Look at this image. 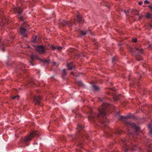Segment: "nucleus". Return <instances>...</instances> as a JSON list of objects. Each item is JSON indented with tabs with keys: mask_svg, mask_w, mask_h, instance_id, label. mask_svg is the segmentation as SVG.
Segmentation results:
<instances>
[{
	"mask_svg": "<svg viewBox=\"0 0 152 152\" xmlns=\"http://www.w3.org/2000/svg\"><path fill=\"white\" fill-rule=\"evenodd\" d=\"M20 33L21 35L24 37H26L27 35L26 31V29L21 27L20 28Z\"/></svg>",
	"mask_w": 152,
	"mask_h": 152,
	"instance_id": "obj_7",
	"label": "nucleus"
},
{
	"mask_svg": "<svg viewBox=\"0 0 152 152\" xmlns=\"http://www.w3.org/2000/svg\"><path fill=\"white\" fill-rule=\"evenodd\" d=\"M61 24L63 25H67L69 27H71L72 26V24L71 22L66 21L64 20H62L61 22Z\"/></svg>",
	"mask_w": 152,
	"mask_h": 152,
	"instance_id": "obj_8",
	"label": "nucleus"
},
{
	"mask_svg": "<svg viewBox=\"0 0 152 152\" xmlns=\"http://www.w3.org/2000/svg\"><path fill=\"white\" fill-rule=\"evenodd\" d=\"M35 50L40 53H44L45 52V49L42 46H37L35 47Z\"/></svg>",
	"mask_w": 152,
	"mask_h": 152,
	"instance_id": "obj_4",
	"label": "nucleus"
},
{
	"mask_svg": "<svg viewBox=\"0 0 152 152\" xmlns=\"http://www.w3.org/2000/svg\"><path fill=\"white\" fill-rule=\"evenodd\" d=\"M77 22L79 23H82L83 22V18L80 15L79 13L77 14Z\"/></svg>",
	"mask_w": 152,
	"mask_h": 152,
	"instance_id": "obj_9",
	"label": "nucleus"
},
{
	"mask_svg": "<svg viewBox=\"0 0 152 152\" xmlns=\"http://www.w3.org/2000/svg\"><path fill=\"white\" fill-rule=\"evenodd\" d=\"M37 39V37H35L34 40H33V42H35V39Z\"/></svg>",
	"mask_w": 152,
	"mask_h": 152,
	"instance_id": "obj_34",
	"label": "nucleus"
},
{
	"mask_svg": "<svg viewBox=\"0 0 152 152\" xmlns=\"http://www.w3.org/2000/svg\"><path fill=\"white\" fill-rule=\"evenodd\" d=\"M126 124L129 125L131 127L136 129L137 131H138L139 129V128L135 124L130 122H127Z\"/></svg>",
	"mask_w": 152,
	"mask_h": 152,
	"instance_id": "obj_6",
	"label": "nucleus"
},
{
	"mask_svg": "<svg viewBox=\"0 0 152 152\" xmlns=\"http://www.w3.org/2000/svg\"><path fill=\"white\" fill-rule=\"evenodd\" d=\"M146 17L148 18L152 19V14L150 13H147L146 15Z\"/></svg>",
	"mask_w": 152,
	"mask_h": 152,
	"instance_id": "obj_15",
	"label": "nucleus"
},
{
	"mask_svg": "<svg viewBox=\"0 0 152 152\" xmlns=\"http://www.w3.org/2000/svg\"><path fill=\"white\" fill-rule=\"evenodd\" d=\"M109 105L106 103H103L102 105L100 107L99 110V113L97 115L92 114L88 117L89 120H95L98 118L100 115L104 117L107 112V108Z\"/></svg>",
	"mask_w": 152,
	"mask_h": 152,
	"instance_id": "obj_1",
	"label": "nucleus"
},
{
	"mask_svg": "<svg viewBox=\"0 0 152 152\" xmlns=\"http://www.w3.org/2000/svg\"><path fill=\"white\" fill-rule=\"evenodd\" d=\"M9 37H10V38H11V39H13V37H12H12H11V36H9Z\"/></svg>",
	"mask_w": 152,
	"mask_h": 152,
	"instance_id": "obj_37",
	"label": "nucleus"
},
{
	"mask_svg": "<svg viewBox=\"0 0 152 152\" xmlns=\"http://www.w3.org/2000/svg\"><path fill=\"white\" fill-rule=\"evenodd\" d=\"M51 49H52L53 50H60L61 49V47H54V46H53V45L51 46Z\"/></svg>",
	"mask_w": 152,
	"mask_h": 152,
	"instance_id": "obj_12",
	"label": "nucleus"
},
{
	"mask_svg": "<svg viewBox=\"0 0 152 152\" xmlns=\"http://www.w3.org/2000/svg\"><path fill=\"white\" fill-rule=\"evenodd\" d=\"M42 98L41 96H35L34 99V103L36 104H39Z\"/></svg>",
	"mask_w": 152,
	"mask_h": 152,
	"instance_id": "obj_5",
	"label": "nucleus"
},
{
	"mask_svg": "<svg viewBox=\"0 0 152 152\" xmlns=\"http://www.w3.org/2000/svg\"><path fill=\"white\" fill-rule=\"evenodd\" d=\"M70 73H71V74L72 75L73 74V72H71Z\"/></svg>",
	"mask_w": 152,
	"mask_h": 152,
	"instance_id": "obj_38",
	"label": "nucleus"
},
{
	"mask_svg": "<svg viewBox=\"0 0 152 152\" xmlns=\"http://www.w3.org/2000/svg\"><path fill=\"white\" fill-rule=\"evenodd\" d=\"M56 63L55 62H53V64L54 65H55L56 64Z\"/></svg>",
	"mask_w": 152,
	"mask_h": 152,
	"instance_id": "obj_42",
	"label": "nucleus"
},
{
	"mask_svg": "<svg viewBox=\"0 0 152 152\" xmlns=\"http://www.w3.org/2000/svg\"><path fill=\"white\" fill-rule=\"evenodd\" d=\"M129 150V149H128L127 148H125V151H126V152H127V151Z\"/></svg>",
	"mask_w": 152,
	"mask_h": 152,
	"instance_id": "obj_32",
	"label": "nucleus"
},
{
	"mask_svg": "<svg viewBox=\"0 0 152 152\" xmlns=\"http://www.w3.org/2000/svg\"><path fill=\"white\" fill-rule=\"evenodd\" d=\"M77 84L80 85H83L82 82L81 81H78L77 82Z\"/></svg>",
	"mask_w": 152,
	"mask_h": 152,
	"instance_id": "obj_28",
	"label": "nucleus"
},
{
	"mask_svg": "<svg viewBox=\"0 0 152 152\" xmlns=\"http://www.w3.org/2000/svg\"><path fill=\"white\" fill-rule=\"evenodd\" d=\"M121 130L120 129L118 131V132H117L115 133L117 134H120L121 133Z\"/></svg>",
	"mask_w": 152,
	"mask_h": 152,
	"instance_id": "obj_29",
	"label": "nucleus"
},
{
	"mask_svg": "<svg viewBox=\"0 0 152 152\" xmlns=\"http://www.w3.org/2000/svg\"><path fill=\"white\" fill-rule=\"evenodd\" d=\"M36 56L34 54H32L31 56V58L33 60V59L36 57Z\"/></svg>",
	"mask_w": 152,
	"mask_h": 152,
	"instance_id": "obj_20",
	"label": "nucleus"
},
{
	"mask_svg": "<svg viewBox=\"0 0 152 152\" xmlns=\"http://www.w3.org/2000/svg\"><path fill=\"white\" fill-rule=\"evenodd\" d=\"M14 11L15 13H18L19 15L18 18L21 20H23L24 18L21 15V12H22V9L19 6L14 8Z\"/></svg>",
	"mask_w": 152,
	"mask_h": 152,
	"instance_id": "obj_3",
	"label": "nucleus"
},
{
	"mask_svg": "<svg viewBox=\"0 0 152 152\" xmlns=\"http://www.w3.org/2000/svg\"><path fill=\"white\" fill-rule=\"evenodd\" d=\"M149 25L150 26L152 27V25L150 24Z\"/></svg>",
	"mask_w": 152,
	"mask_h": 152,
	"instance_id": "obj_41",
	"label": "nucleus"
},
{
	"mask_svg": "<svg viewBox=\"0 0 152 152\" xmlns=\"http://www.w3.org/2000/svg\"><path fill=\"white\" fill-rule=\"evenodd\" d=\"M122 141L123 142H126V140L124 139V140H122Z\"/></svg>",
	"mask_w": 152,
	"mask_h": 152,
	"instance_id": "obj_35",
	"label": "nucleus"
},
{
	"mask_svg": "<svg viewBox=\"0 0 152 152\" xmlns=\"http://www.w3.org/2000/svg\"><path fill=\"white\" fill-rule=\"evenodd\" d=\"M137 39L136 38H134L132 40V42H133L135 43L137 42Z\"/></svg>",
	"mask_w": 152,
	"mask_h": 152,
	"instance_id": "obj_26",
	"label": "nucleus"
},
{
	"mask_svg": "<svg viewBox=\"0 0 152 152\" xmlns=\"http://www.w3.org/2000/svg\"><path fill=\"white\" fill-rule=\"evenodd\" d=\"M132 147V150H136V148H137V146L136 145H132L131 146Z\"/></svg>",
	"mask_w": 152,
	"mask_h": 152,
	"instance_id": "obj_19",
	"label": "nucleus"
},
{
	"mask_svg": "<svg viewBox=\"0 0 152 152\" xmlns=\"http://www.w3.org/2000/svg\"><path fill=\"white\" fill-rule=\"evenodd\" d=\"M67 66L68 67L67 69L68 70H72L73 68H75V67L73 65V64L72 63H71L69 64H67Z\"/></svg>",
	"mask_w": 152,
	"mask_h": 152,
	"instance_id": "obj_11",
	"label": "nucleus"
},
{
	"mask_svg": "<svg viewBox=\"0 0 152 152\" xmlns=\"http://www.w3.org/2000/svg\"><path fill=\"white\" fill-rule=\"evenodd\" d=\"M66 75L65 69H64L62 71V75L65 76Z\"/></svg>",
	"mask_w": 152,
	"mask_h": 152,
	"instance_id": "obj_21",
	"label": "nucleus"
},
{
	"mask_svg": "<svg viewBox=\"0 0 152 152\" xmlns=\"http://www.w3.org/2000/svg\"><path fill=\"white\" fill-rule=\"evenodd\" d=\"M30 63L33 66L34 65L33 64V63H32L31 61H30Z\"/></svg>",
	"mask_w": 152,
	"mask_h": 152,
	"instance_id": "obj_36",
	"label": "nucleus"
},
{
	"mask_svg": "<svg viewBox=\"0 0 152 152\" xmlns=\"http://www.w3.org/2000/svg\"><path fill=\"white\" fill-rule=\"evenodd\" d=\"M125 146H124V148H125Z\"/></svg>",
	"mask_w": 152,
	"mask_h": 152,
	"instance_id": "obj_43",
	"label": "nucleus"
},
{
	"mask_svg": "<svg viewBox=\"0 0 152 152\" xmlns=\"http://www.w3.org/2000/svg\"><path fill=\"white\" fill-rule=\"evenodd\" d=\"M7 20V19L5 17L4 18H3L2 21L1 22V25L2 26L3 25V26L4 27V26H5V22Z\"/></svg>",
	"mask_w": 152,
	"mask_h": 152,
	"instance_id": "obj_13",
	"label": "nucleus"
},
{
	"mask_svg": "<svg viewBox=\"0 0 152 152\" xmlns=\"http://www.w3.org/2000/svg\"><path fill=\"white\" fill-rule=\"evenodd\" d=\"M142 4V1H140L139 2V4L140 5H141Z\"/></svg>",
	"mask_w": 152,
	"mask_h": 152,
	"instance_id": "obj_33",
	"label": "nucleus"
},
{
	"mask_svg": "<svg viewBox=\"0 0 152 152\" xmlns=\"http://www.w3.org/2000/svg\"><path fill=\"white\" fill-rule=\"evenodd\" d=\"M135 49L140 54L143 53V50L141 48V47L139 45H137L135 47Z\"/></svg>",
	"mask_w": 152,
	"mask_h": 152,
	"instance_id": "obj_10",
	"label": "nucleus"
},
{
	"mask_svg": "<svg viewBox=\"0 0 152 152\" xmlns=\"http://www.w3.org/2000/svg\"><path fill=\"white\" fill-rule=\"evenodd\" d=\"M19 97V96L18 95H17L15 96L12 97V98L13 99H18Z\"/></svg>",
	"mask_w": 152,
	"mask_h": 152,
	"instance_id": "obj_22",
	"label": "nucleus"
},
{
	"mask_svg": "<svg viewBox=\"0 0 152 152\" xmlns=\"http://www.w3.org/2000/svg\"><path fill=\"white\" fill-rule=\"evenodd\" d=\"M86 33L85 32L81 31L80 32V34L82 36L86 34Z\"/></svg>",
	"mask_w": 152,
	"mask_h": 152,
	"instance_id": "obj_23",
	"label": "nucleus"
},
{
	"mask_svg": "<svg viewBox=\"0 0 152 152\" xmlns=\"http://www.w3.org/2000/svg\"><path fill=\"white\" fill-rule=\"evenodd\" d=\"M83 127L81 125H79L78 126V128H77V129H78L79 128H80L81 129H83Z\"/></svg>",
	"mask_w": 152,
	"mask_h": 152,
	"instance_id": "obj_25",
	"label": "nucleus"
},
{
	"mask_svg": "<svg viewBox=\"0 0 152 152\" xmlns=\"http://www.w3.org/2000/svg\"><path fill=\"white\" fill-rule=\"evenodd\" d=\"M115 60V58H113L112 59L113 61Z\"/></svg>",
	"mask_w": 152,
	"mask_h": 152,
	"instance_id": "obj_40",
	"label": "nucleus"
},
{
	"mask_svg": "<svg viewBox=\"0 0 152 152\" xmlns=\"http://www.w3.org/2000/svg\"><path fill=\"white\" fill-rule=\"evenodd\" d=\"M44 61L47 64L48 63L50 62L49 60H44Z\"/></svg>",
	"mask_w": 152,
	"mask_h": 152,
	"instance_id": "obj_30",
	"label": "nucleus"
},
{
	"mask_svg": "<svg viewBox=\"0 0 152 152\" xmlns=\"http://www.w3.org/2000/svg\"><path fill=\"white\" fill-rule=\"evenodd\" d=\"M37 132H36L32 131L30 134L26 137L23 140V142H26L30 141L33 137L37 135Z\"/></svg>",
	"mask_w": 152,
	"mask_h": 152,
	"instance_id": "obj_2",
	"label": "nucleus"
},
{
	"mask_svg": "<svg viewBox=\"0 0 152 152\" xmlns=\"http://www.w3.org/2000/svg\"><path fill=\"white\" fill-rule=\"evenodd\" d=\"M136 58L137 59V60H139V61H140V60H142L141 58H140V59H138L137 58Z\"/></svg>",
	"mask_w": 152,
	"mask_h": 152,
	"instance_id": "obj_39",
	"label": "nucleus"
},
{
	"mask_svg": "<svg viewBox=\"0 0 152 152\" xmlns=\"http://www.w3.org/2000/svg\"><path fill=\"white\" fill-rule=\"evenodd\" d=\"M0 49L1 51H4V44H2L1 46H0Z\"/></svg>",
	"mask_w": 152,
	"mask_h": 152,
	"instance_id": "obj_16",
	"label": "nucleus"
},
{
	"mask_svg": "<svg viewBox=\"0 0 152 152\" xmlns=\"http://www.w3.org/2000/svg\"><path fill=\"white\" fill-rule=\"evenodd\" d=\"M150 46H151L150 45H149V47H150Z\"/></svg>",
	"mask_w": 152,
	"mask_h": 152,
	"instance_id": "obj_44",
	"label": "nucleus"
},
{
	"mask_svg": "<svg viewBox=\"0 0 152 152\" xmlns=\"http://www.w3.org/2000/svg\"><path fill=\"white\" fill-rule=\"evenodd\" d=\"M130 118L129 115H127L126 116H121L120 117V119L121 120H127Z\"/></svg>",
	"mask_w": 152,
	"mask_h": 152,
	"instance_id": "obj_14",
	"label": "nucleus"
},
{
	"mask_svg": "<svg viewBox=\"0 0 152 152\" xmlns=\"http://www.w3.org/2000/svg\"><path fill=\"white\" fill-rule=\"evenodd\" d=\"M93 88L94 90H97L98 89V87L95 86H93Z\"/></svg>",
	"mask_w": 152,
	"mask_h": 152,
	"instance_id": "obj_17",
	"label": "nucleus"
},
{
	"mask_svg": "<svg viewBox=\"0 0 152 152\" xmlns=\"http://www.w3.org/2000/svg\"><path fill=\"white\" fill-rule=\"evenodd\" d=\"M113 98H114V100L115 101L118 100L119 99L118 97H117L115 96H114L113 97Z\"/></svg>",
	"mask_w": 152,
	"mask_h": 152,
	"instance_id": "obj_24",
	"label": "nucleus"
},
{
	"mask_svg": "<svg viewBox=\"0 0 152 152\" xmlns=\"http://www.w3.org/2000/svg\"><path fill=\"white\" fill-rule=\"evenodd\" d=\"M148 7H149L152 11V5H150L148 6Z\"/></svg>",
	"mask_w": 152,
	"mask_h": 152,
	"instance_id": "obj_31",
	"label": "nucleus"
},
{
	"mask_svg": "<svg viewBox=\"0 0 152 152\" xmlns=\"http://www.w3.org/2000/svg\"><path fill=\"white\" fill-rule=\"evenodd\" d=\"M144 3L145 4H148L149 3V1L147 0H145L144 1Z\"/></svg>",
	"mask_w": 152,
	"mask_h": 152,
	"instance_id": "obj_27",
	"label": "nucleus"
},
{
	"mask_svg": "<svg viewBox=\"0 0 152 152\" xmlns=\"http://www.w3.org/2000/svg\"><path fill=\"white\" fill-rule=\"evenodd\" d=\"M151 124H150L149 125V126H148V128L149 129H150V134H152V129H151Z\"/></svg>",
	"mask_w": 152,
	"mask_h": 152,
	"instance_id": "obj_18",
	"label": "nucleus"
}]
</instances>
